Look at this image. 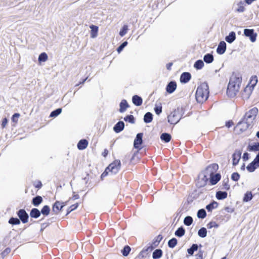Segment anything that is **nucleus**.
<instances>
[{"instance_id":"f257e3e1","label":"nucleus","mask_w":259,"mask_h":259,"mask_svg":"<svg viewBox=\"0 0 259 259\" xmlns=\"http://www.w3.org/2000/svg\"><path fill=\"white\" fill-rule=\"evenodd\" d=\"M242 81V76L239 73H233L228 85L227 94L231 98L234 97L238 93Z\"/></svg>"},{"instance_id":"f03ea898","label":"nucleus","mask_w":259,"mask_h":259,"mask_svg":"<svg viewBox=\"0 0 259 259\" xmlns=\"http://www.w3.org/2000/svg\"><path fill=\"white\" fill-rule=\"evenodd\" d=\"M208 85L206 82H203L197 88L195 98L198 103H203L205 101L209 96Z\"/></svg>"},{"instance_id":"7ed1b4c3","label":"nucleus","mask_w":259,"mask_h":259,"mask_svg":"<svg viewBox=\"0 0 259 259\" xmlns=\"http://www.w3.org/2000/svg\"><path fill=\"white\" fill-rule=\"evenodd\" d=\"M121 167V163L119 160H115L111 163L102 174V177L106 176L109 173L111 175H115L119 170Z\"/></svg>"},{"instance_id":"20e7f679","label":"nucleus","mask_w":259,"mask_h":259,"mask_svg":"<svg viewBox=\"0 0 259 259\" xmlns=\"http://www.w3.org/2000/svg\"><path fill=\"white\" fill-rule=\"evenodd\" d=\"M251 82H253V83L251 85H247L242 93V97L243 99H248L250 97L254 87L257 82V77L256 76L252 77Z\"/></svg>"},{"instance_id":"39448f33","label":"nucleus","mask_w":259,"mask_h":259,"mask_svg":"<svg viewBox=\"0 0 259 259\" xmlns=\"http://www.w3.org/2000/svg\"><path fill=\"white\" fill-rule=\"evenodd\" d=\"M182 115L179 109L175 110L168 116V122L170 124H177L181 119Z\"/></svg>"},{"instance_id":"423d86ee","label":"nucleus","mask_w":259,"mask_h":259,"mask_svg":"<svg viewBox=\"0 0 259 259\" xmlns=\"http://www.w3.org/2000/svg\"><path fill=\"white\" fill-rule=\"evenodd\" d=\"M258 113V109L254 107L246 113L243 119L248 122L250 124L253 123Z\"/></svg>"},{"instance_id":"0eeeda50","label":"nucleus","mask_w":259,"mask_h":259,"mask_svg":"<svg viewBox=\"0 0 259 259\" xmlns=\"http://www.w3.org/2000/svg\"><path fill=\"white\" fill-rule=\"evenodd\" d=\"M209 179V178L202 171L198 176L196 185L199 188L204 187Z\"/></svg>"},{"instance_id":"6e6552de","label":"nucleus","mask_w":259,"mask_h":259,"mask_svg":"<svg viewBox=\"0 0 259 259\" xmlns=\"http://www.w3.org/2000/svg\"><path fill=\"white\" fill-rule=\"evenodd\" d=\"M219 168L218 165L215 163H213L208 165L203 171L205 174L209 178L211 176L215 174Z\"/></svg>"},{"instance_id":"1a4fd4ad","label":"nucleus","mask_w":259,"mask_h":259,"mask_svg":"<svg viewBox=\"0 0 259 259\" xmlns=\"http://www.w3.org/2000/svg\"><path fill=\"white\" fill-rule=\"evenodd\" d=\"M244 34L249 38L250 40L254 42L255 41L257 37V33L254 32L252 29H244Z\"/></svg>"},{"instance_id":"9d476101","label":"nucleus","mask_w":259,"mask_h":259,"mask_svg":"<svg viewBox=\"0 0 259 259\" xmlns=\"http://www.w3.org/2000/svg\"><path fill=\"white\" fill-rule=\"evenodd\" d=\"M250 125L251 124L243 119L241 121L238 123L235 127V130L237 132H242L247 130Z\"/></svg>"},{"instance_id":"9b49d317","label":"nucleus","mask_w":259,"mask_h":259,"mask_svg":"<svg viewBox=\"0 0 259 259\" xmlns=\"http://www.w3.org/2000/svg\"><path fill=\"white\" fill-rule=\"evenodd\" d=\"M143 134L142 133H138L136 137V139L134 140V146L136 149H141V144L143 142L142 140Z\"/></svg>"},{"instance_id":"f8f14e48","label":"nucleus","mask_w":259,"mask_h":259,"mask_svg":"<svg viewBox=\"0 0 259 259\" xmlns=\"http://www.w3.org/2000/svg\"><path fill=\"white\" fill-rule=\"evenodd\" d=\"M17 215L22 223H26L28 222V214L24 209H20L17 212Z\"/></svg>"},{"instance_id":"ddd939ff","label":"nucleus","mask_w":259,"mask_h":259,"mask_svg":"<svg viewBox=\"0 0 259 259\" xmlns=\"http://www.w3.org/2000/svg\"><path fill=\"white\" fill-rule=\"evenodd\" d=\"M241 151L240 150H236L232 155L233 158V165H236L241 158Z\"/></svg>"},{"instance_id":"4468645a","label":"nucleus","mask_w":259,"mask_h":259,"mask_svg":"<svg viewBox=\"0 0 259 259\" xmlns=\"http://www.w3.org/2000/svg\"><path fill=\"white\" fill-rule=\"evenodd\" d=\"M67 201L65 202H60L57 201L54 204L53 207V210L56 213H58L59 210L67 204Z\"/></svg>"},{"instance_id":"2eb2a0df","label":"nucleus","mask_w":259,"mask_h":259,"mask_svg":"<svg viewBox=\"0 0 259 259\" xmlns=\"http://www.w3.org/2000/svg\"><path fill=\"white\" fill-rule=\"evenodd\" d=\"M226 50V44L225 41H221L217 48V52L220 55L223 54Z\"/></svg>"},{"instance_id":"dca6fc26","label":"nucleus","mask_w":259,"mask_h":259,"mask_svg":"<svg viewBox=\"0 0 259 259\" xmlns=\"http://www.w3.org/2000/svg\"><path fill=\"white\" fill-rule=\"evenodd\" d=\"M177 88V83L175 81H171L168 83L166 88V92L169 94L172 93Z\"/></svg>"},{"instance_id":"f3484780","label":"nucleus","mask_w":259,"mask_h":259,"mask_svg":"<svg viewBox=\"0 0 259 259\" xmlns=\"http://www.w3.org/2000/svg\"><path fill=\"white\" fill-rule=\"evenodd\" d=\"M191 77V75L190 73L184 72L181 75L180 81L183 83H187L190 80Z\"/></svg>"},{"instance_id":"a211bd4d","label":"nucleus","mask_w":259,"mask_h":259,"mask_svg":"<svg viewBox=\"0 0 259 259\" xmlns=\"http://www.w3.org/2000/svg\"><path fill=\"white\" fill-rule=\"evenodd\" d=\"M89 144L88 141L85 139L80 140L77 145V148L80 150L85 149Z\"/></svg>"},{"instance_id":"6ab92c4d","label":"nucleus","mask_w":259,"mask_h":259,"mask_svg":"<svg viewBox=\"0 0 259 259\" xmlns=\"http://www.w3.org/2000/svg\"><path fill=\"white\" fill-rule=\"evenodd\" d=\"M124 127V123L123 121L118 122L114 126L113 130L116 133H119L121 132Z\"/></svg>"},{"instance_id":"aec40b11","label":"nucleus","mask_w":259,"mask_h":259,"mask_svg":"<svg viewBox=\"0 0 259 259\" xmlns=\"http://www.w3.org/2000/svg\"><path fill=\"white\" fill-rule=\"evenodd\" d=\"M132 102L135 105L139 106L142 105L143 100L140 96L138 95H134L132 97Z\"/></svg>"},{"instance_id":"412c9836","label":"nucleus","mask_w":259,"mask_h":259,"mask_svg":"<svg viewBox=\"0 0 259 259\" xmlns=\"http://www.w3.org/2000/svg\"><path fill=\"white\" fill-rule=\"evenodd\" d=\"M236 39V34L234 31H231L228 36H226L225 40L228 43L231 44Z\"/></svg>"},{"instance_id":"4be33fe9","label":"nucleus","mask_w":259,"mask_h":259,"mask_svg":"<svg viewBox=\"0 0 259 259\" xmlns=\"http://www.w3.org/2000/svg\"><path fill=\"white\" fill-rule=\"evenodd\" d=\"M221 175L219 174H216L212 175L209 178L210 182L212 185L216 184L220 180Z\"/></svg>"},{"instance_id":"5701e85b","label":"nucleus","mask_w":259,"mask_h":259,"mask_svg":"<svg viewBox=\"0 0 259 259\" xmlns=\"http://www.w3.org/2000/svg\"><path fill=\"white\" fill-rule=\"evenodd\" d=\"M119 111L121 113L124 112L129 107L127 101L125 100H122L119 104Z\"/></svg>"},{"instance_id":"b1692460","label":"nucleus","mask_w":259,"mask_h":259,"mask_svg":"<svg viewBox=\"0 0 259 259\" xmlns=\"http://www.w3.org/2000/svg\"><path fill=\"white\" fill-rule=\"evenodd\" d=\"M91 29V37L92 38H95L98 35V27L95 25H92L90 26Z\"/></svg>"},{"instance_id":"393cba45","label":"nucleus","mask_w":259,"mask_h":259,"mask_svg":"<svg viewBox=\"0 0 259 259\" xmlns=\"http://www.w3.org/2000/svg\"><path fill=\"white\" fill-rule=\"evenodd\" d=\"M203 60L206 63H211L213 61V56L211 54H207L204 56Z\"/></svg>"},{"instance_id":"a878e982","label":"nucleus","mask_w":259,"mask_h":259,"mask_svg":"<svg viewBox=\"0 0 259 259\" xmlns=\"http://www.w3.org/2000/svg\"><path fill=\"white\" fill-rule=\"evenodd\" d=\"M40 215V211L37 208H33L31 209L30 215L32 218H37Z\"/></svg>"},{"instance_id":"bb28decb","label":"nucleus","mask_w":259,"mask_h":259,"mask_svg":"<svg viewBox=\"0 0 259 259\" xmlns=\"http://www.w3.org/2000/svg\"><path fill=\"white\" fill-rule=\"evenodd\" d=\"M42 201V198L40 196H37L32 199V203L35 206H38Z\"/></svg>"},{"instance_id":"cd10ccee","label":"nucleus","mask_w":259,"mask_h":259,"mask_svg":"<svg viewBox=\"0 0 259 259\" xmlns=\"http://www.w3.org/2000/svg\"><path fill=\"white\" fill-rule=\"evenodd\" d=\"M227 197V193L224 191H218L216 194V197L219 200L225 199Z\"/></svg>"},{"instance_id":"c85d7f7f","label":"nucleus","mask_w":259,"mask_h":259,"mask_svg":"<svg viewBox=\"0 0 259 259\" xmlns=\"http://www.w3.org/2000/svg\"><path fill=\"white\" fill-rule=\"evenodd\" d=\"M153 119V115L150 112H147L144 117V121L146 123H150Z\"/></svg>"},{"instance_id":"c756f323","label":"nucleus","mask_w":259,"mask_h":259,"mask_svg":"<svg viewBox=\"0 0 259 259\" xmlns=\"http://www.w3.org/2000/svg\"><path fill=\"white\" fill-rule=\"evenodd\" d=\"M161 140L164 141L165 143H168L170 141L171 136L167 133H163L160 136Z\"/></svg>"},{"instance_id":"7c9ffc66","label":"nucleus","mask_w":259,"mask_h":259,"mask_svg":"<svg viewBox=\"0 0 259 259\" xmlns=\"http://www.w3.org/2000/svg\"><path fill=\"white\" fill-rule=\"evenodd\" d=\"M162 254V252L161 249H157L154 251L152 254V257L154 259H157L160 258Z\"/></svg>"},{"instance_id":"2f4dec72","label":"nucleus","mask_w":259,"mask_h":259,"mask_svg":"<svg viewBox=\"0 0 259 259\" xmlns=\"http://www.w3.org/2000/svg\"><path fill=\"white\" fill-rule=\"evenodd\" d=\"M252 197L253 196L252 193L248 191L244 194L243 201L245 202H248L252 199Z\"/></svg>"},{"instance_id":"473e14b6","label":"nucleus","mask_w":259,"mask_h":259,"mask_svg":"<svg viewBox=\"0 0 259 259\" xmlns=\"http://www.w3.org/2000/svg\"><path fill=\"white\" fill-rule=\"evenodd\" d=\"M204 66V63L201 60H198L194 64V67L196 69H201Z\"/></svg>"},{"instance_id":"72a5a7b5","label":"nucleus","mask_w":259,"mask_h":259,"mask_svg":"<svg viewBox=\"0 0 259 259\" xmlns=\"http://www.w3.org/2000/svg\"><path fill=\"white\" fill-rule=\"evenodd\" d=\"M198 235L201 238H204L207 235V230L205 228H201L198 230Z\"/></svg>"},{"instance_id":"f704fd0d","label":"nucleus","mask_w":259,"mask_h":259,"mask_svg":"<svg viewBox=\"0 0 259 259\" xmlns=\"http://www.w3.org/2000/svg\"><path fill=\"white\" fill-rule=\"evenodd\" d=\"M257 167L258 166H257L256 165L253 161H252L247 166L246 168L248 171L253 172Z\"/></svg>"},{"instance_id":"c9c22d12","label":"nucleus","mask_w":259,"mask_h":259,"mask_svg":"<svg viewBox=\"0 0 259 259\" xmlns=\"http://www.w3.org/2000/svg\"><path fill=\"white\" fill-rule=\"evenodd\" d=\"M218 203L217 202L214 201L207 205L206 206V208L208 211H211L212 209L217 208L218 207Z\"/></svg>"},{"instance_id":"e433bc0d","label":"nucleus","mask_w":259,"mask_h":259,"mask_svg":"<svg viewBox=\"0 0 259 259\" xmlns=\"http://www.w3.org/2000/svg\"><path fill=\"white\" fill-rule=\"evenodd\" d=\"M185 229L183 227H180L177 230L175 234L176 236L180 237L183 236L185 234Z\"/></svg>"},{"instance_id":"4c0bfd02","label":"nucleus","mask_w":259,"mask_h":259,"mask_svg":"<svg viewBox=\"0 0 259 259\" xmlns=\"http://www.w3.org/2000/svg\"><path fill=\"white\" fill-rule=\"evenodd\" d=\"M238 8L236 9V11L239 13L243 12L245 11V8L244 7V3L242 1L239 2L237 4Z\"/></svg>"},{"instance_id":"58836bf2","label":"nucleus","mask_w":259,"mask_h":259,"mask_svg":"<svg viewBox=\"0 0 259 259\" xmlns=\"http://www.w3.org/2000/svg\"><path fill=\"white\" fill-rule=\"evenodd\" d=\"M197 249H198L197 244H193L190 248L188 249L187 252L189 254L192 255L194 253V252L195 251H196Z\"/></svg>"},{"instance_id":"ea45409f","label":"nucleus","mask_w":259,"mask_h":259,"mask_svg":"<svg viewBox=\"0 0 259 259\" xmlns=\"http://www.w3.org/2000/svg\"><path fill=\"white\" fill-rule=\"evenodd\" d=\"M197 215L198 218L204 219L206 215V213L204 209H201L198 211Z\"/></svg>"},{"instance_id":"a19ab883","label":"nucleus","mask_w":259,"mask_h":259,"mask_svg":"<svg viewBox=\"0 0 259 259\" xmlns=\"http://www.w3.org/2000/svg\"><path fill=\"white\" fill-rule=\"evenodd\" d=\"M62 112V109L61 108H58L55 110L53 111L50 115V117H56L58 115H59Z\"/></svg>"},{"instance_id":"79ce46f5","label":"nucleus","mask_w":259,"mask_h":259,"mask_svg":"<svg viewBox=\"0 0 259 259\" xmlns=\"http://www.w3.org/2000/svg\"><path fill=\"white\" fill-rule=\"evenodd\" d=\"M50 211V208L49 206L45 205L44 206L41 210L40 213H41L43 215H48Z\"/></svg>"},{"instance_id":"37998d69","label":"nucleus","mask_w":259,"mask_h":259,"mask_svg":"<svg viewBox=\"0 0 259 259\" xmlns=\"http://www.w3.org/2000/svg\"><path fill=\"white\" fill-rule=\"evenodd\" d=\"M177 244V240L175 238L170 239L168 242V245L170 248H174Z\"/></svg>"},{"instance_id":"c03bdc74","label":"nucleus","mask_w":259,"mask_h":259,"mask_svg":"<svg viewBox=\"0 0 259 259\" xmlns=\"http://www.w3.org/2000/svg\"><path fill=\"white\" fill-rule=\"evenodd\" d=\"M48 59V56L46 53H41L38 57V61L41 62H45Z\"/></svg>"},{"instance_id":"a18cd8bd","label":"nucleus","mask_w":259,"mask_h":259,"mask_svg":"<svg viewBox=\"0 0 259 259\" xmlns=\"http://www.w3.org/2000/svg\"><path fill=\"white\" fill-rule=\"evenodd\" d=\"M193 222V219L191 217L187 216L186 217L184 220V223L186 226H190L192 224Z\"/></svg>"},{"instance_id":"49530a36","label":"nucleus","mask_w":259,"mask_h":259,"mask_svg":"<svg viewBox=\"0 0 259 259\" xmlns=\"http://www.w3.org/2000/svg\"><path fill=\"white\" fill-rule=\"evenodd\" d=\"M9 223L12 225H19L20 224V221L18 218H11L10 219Z\"/></svg>"},{"instance_id":"de8ad7c7","label":"nucleus","mask_w":259,"mask_h":259,"mask_svg":"<svg viewBox=\"0 0 259 259\" xmlns=\"http://www.w3.org/2000/svg\"><path fill=\"white\" fill-rule=\"evenodd\" d=\"M128 26L126 25H124L119 32V35L121 36H123L127 32Z\"/></svg>"},{"instance_id":"09e8293b","label":"nucleus","mask_w":259,"mask_h":259,"mask_svg":"<svg viewBox=\"0 0 259 259\" xmlns=\"http://www.w3.org/2000/svg\"><path fill=\"white\" fill-rule=\"evenodd\" d=\"M249 151H256L259 150V143H255L254 144L248 147Z\"/></svg>"},{"instance_id":"8fccbe9b","label":"nucleus","mask_w":259,"mask_h":259,"mask_svg":"<svg viewBox=\"0 0 259 259\" xmlns=\"http://www.w3.org/2000/svg\"><path fill=\"white\" fill-rule=\"evenodd\" d=\"M131 251V248L128 246H125L122 250L121 252L123 256H127Z\"/></svg>"},{"instance_id":"3c124183","label":"nucleus","mask_w":259,"mask_h":259,"mask_svg":"<svg viewBox=\"0 0 259 259\" xmlns=\"http://www.w3.org/2000/svg\"><path fill=\"white\" fill-rule=\"evenodd\" d=\"M207 227L208 229H211L212 228H217L219 227V225L215 222H210L207 224Z\"/></svg>"},{"instance_id":"603ef678","label":"nucleus","mask_w":259,"mask_h":259,"mask_svg":"<svg viewBox=\"0 0 259 259\" xmlns=\"http://www.w3.org/2000/svg\"><path fill=\"white\" fill-rule=\"evenodd\" d=\"M127 42L126 41L122 43L117 49V51L118 52V53H120L122 51L123 48L127 46Z\"/></svg>"},{"instance_id":"864d4df0","label":"nucleus","mask_w":259,"mask_h":259,"mask_svg":"<svg viewBox=\"0 0 259 259\" xmlns=\"http://www.w3.org/2000/svg\"><path fill=\"white\" fill-rule=\"evenodd\" d=\"M124 120L126 121H128L131 123H134V118L132 115H127L124 118Z\"/></svg>"},{"instance_id":"5fc2aeb1","label":"nucleus","mask_w":259,"mask_h":259,"mask_svg":"<svg viewBox=\"0 0 259 259\" xmlns=\"http://www.w3.org/2000/svg\"><path fill=\"white\" fill-rule=\"evenodd\" d=\"M239 178L240 176L237 172H234L231 176V179L234 181H237Z\"/></svg>"},{"instance_id":"6e6d98bb","label":"nucleus","mask_w":259,"mask_h":259,"mask_svg":"<svg viewBox=\"0 0 259 259\" xmlns=\"http://www.w3.org/2000/svg\"><path fill=\"white\" fill-rule=\"evenodd\" d=\"M78 206V204L77 203H75L74 204H73L68 209V210H67V213H70V212H71L72 211L74 210V209H75Z\"/></svg>"},{"instance_id":"4d7b16f0","label":"nucleus","mask_w":259,"mask_h":259,"mask_svg":"<svg viewBox=\"0 0 259 259\" xmlns=\"http://www.w3.org/2000/svg\"><path fill=\"white\" fill-rule=\"evenodd\" d=\"M20 115L19 113H15L12 118V120L13 122L17 123L18 121V119L20 117Z\"/></svg>"},{"instance_id":"13d9d810","label":"nucleus","mask_w":259,"mask_h":259,"mask_svg":"<svg viewBox=\"0 0 259 259\" xmlns=\"http://www.w3.org/2000/svg\"><path fill=\"white\" fill-rule=\"evenodd\" d=\"M154 111L157 115L160 114L162 112V106H156L154 108Z\"/></svg>"},{"instance_id":"bf43d9fd","label":"nucleus","mask_w":259,"mask_h":259,"mask_svg":"<svg viewBox=\"0 0 259 259\" xmlns=\"http://www.w3.org/2000/svg\"><path fill=\"white\" fill-rule=\"evenodd\" d=\"M253 162L257 166L259 167V154L256 155Z\"/></svg>"},{"instance_id":"052dcab7","label":"nucleus","mask_w":259,"mask_h":259,"mask_svg":"<svg viewBox=\"0 0 259 259\" xmlns=\"http://www.w3.org/2000/svg\"><path fill=\"white\" fill-rule=\"evenodd\" d=\"M196 259H203V252L201 251H199L198 253L196 255Z\"/></svg>"},{"instance_id":"680f3d73","label":"nucleus","mask_w":259,"mask_h":259,"mask_svg":"<svg viewBox=\"0 0 259 259\" xmlns=\"http://www.w3.org/2000/svg\"><path fill=\"white\" fill-rule=\"evenodd\" d=\"M248 156H249V154H248V153L247 152H245L243 154V159L244 161H246L248 159Z\"/></svg>"},{"instance_id":"e2e57ef3","label":"nucleus","mask_w":259,"mask_h":259,"mask_svg":"<svg viewBox=\"0 0 259 259\" xmlns=\"http://www.w3.org/2000/svg\"><path fill=\"white\" fill-rule=\"evenodd\" d=\"M8 123V120L7 118H4L3 120V121H2V127L4 128L6 126V125H7Z\"/></svg>"},{"instance_id":"0e129e2a","label":"nucleus","mask_w":259,"mask_h":259,"mask_svg":"<svg viewBox=\"0 0 259 259\" xmlns=\"http://www.w3.org/2000/svg\"><path fill=\"white\" fill-rule=\"evenodd\" d=\"M73 194H74L72 196V197L71 198H70L69 200H70L71 199L73 200H76V199H79V197L78 194H74V192H73Z\"/></svg>"},{"instance_id":"69168bd1","label":"nucleus","mask_w":259,"mask_h":259,"mask_svg":"<svg viewBox=\"0 0 259 259\" xmlns=\"http://www.w3.org/2000/svg\"><path fill=\"white\" fill-rule=\"evenodd\" d=\"M233 124V122L232 121H228L226 123V126L227 127H230Z\"/></svg>"},{"instance_id":"338daca9","label":"nucleus","mask_w":259,"mask_h":259,"mask_svg":"<svg viewBox=\"0 0 259 259\" xmlns=\"http://www.w3.org/2000/svg\"><path fill=\"white\" fill-rule=\"evenodd\" d=\"M10 252V249L9 248H6L3 252V254L9 253Z\"/></svg>"},{"instance_id":"774afa93","label":"nucleus","mask_w":259,"mask_h":259,"mask_svg":"<svg viewBox=\"0 0 259 259\" xmlns=\"http://www.w3.org/2000/svg\"><path fill=\"white\" fill-rule=\"evenodd\" d=\"M41 186V182H39L38 184L35 186V187L40 188Z\"/></svg>"}]
</instances>
